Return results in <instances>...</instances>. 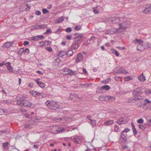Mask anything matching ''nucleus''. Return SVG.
Returning <instances> with one entry per match:
<instances>
[{
  "mask_svg": "<svg viewBox=\"0 0 151 151\" xmlns=\"http://www.w3.org/2000/svg\"><path fill=\"white\" fill-rule=\"evenodd\" d=\"M42 12L44 14H45L48 12V10L46 9L43 8L42 9Z\"/></svg>",
  "mask_w": 151,
  "mask_h": 151,
  "instance_id": "44",
  "label": "nucleus"
},
{
  "mask_svg": "<svg viewBox=\"0 0 151 151\" xmlns=\"http://www.w3.org/2000/svg\"><path fill=\"white\" fill-rule=\"evenodd\" d=\"M29 42L27 41H25L24 42V46H26V45H27L29 44Z\"/></svg>",
  "mask_w": 151,
  "mask_h": 151,
  "instance_id": "62",
  "label": "nucleus"
},
{
  "mask_svg": "<svg viewBox=\"0 0 151 151\" xmlns=\"http://www.w3.org/2000/svg\"><path fill=\"white\" fill-rule=\"evenodd\" d=\"M132 77L131 76H126L124 78V80L125 81H129L131 79Z\"/></svg>",
  "mask_w": 151,
  "mask_h": 151,
  "instance_id": "35",
  "label": "nucleus"
},
{
  "mask_svg": "<svg viewBox=\"0 0 151 151\" xmlns=\"http://www.w3.org/2000/svg\"><path fill=\"white\" fill-rule=\"evenodd\" d=\"M145 47L140 44H138L137 46V49L138 50L142 51L144 50L145 49Z\"/></svg>",
  "mask_w": 151,
  "mask_h": 151,
  "instance_id": "12",
  "label": "nucleus"
},
{
  "mask_svg": "<svg viewBox=\"0 0 151 151\" xmlns=\"http://www.w3.org/2000/svg\"><path fill=\"white\" fill-rule=\"evenodd\" d=\"M66 38L67 40H70L71 39L72 36L71 35H68L66 36Z\"/></svg>",
  "mask_w": 151,
  "mask_h": 151,
  "instance_id": "47",
  "label": "nucleus"
},
{
  "mask_svg": "<svg viewBox=\"0 0 151 151\" xmlns=\"http://www.w3.org/2000/svg\"><path fill=\"white\" fill-rule=\"evenodd\" d=\"M118 73H122L124 74H126L127 73H128V72H127V70L124 69H120L119 70Z\"/></svg>",
  "mask_w": 151,
  "mask_h": 151,
  "instance_id": "22",
  "label": "nucleus"
},
{
  "mask_svg": "<svg viewBox=\"0 0 151 151\" xmlns=\"http://www.w3.org/2000/svg\"><path fill=\"white\" fill-rule=\"evenodd\" d=\"M24 98H22L20 99H19V100L18 101L17 103V104L18 105H20L22 106H23V101H24Z\"/></svg>",
  "mask_w": 151,
  "mask_h": 151,
  "instance_id": "18",
  "label": "nucleus"
},
{
  "mask_svg": "<svg viewBox=\"0 0 151 151\" xmlns=\"http://www.w3.org/2000/svg\"><path fill=\"white\" fill-rule=\"evenodd\" d=\"M12 43L11 42H7L4 44V47L6 48H8L11 46Z\"/></svg>",
  "mask_w": 151,
  "mask_h": 151,
  "instance_id": "26",
  "label": "nucleus"
},
{
  "mask_svg": "<svg viewBox=\"0 0 151 151\" xmlns=\"http://www.w3.org/2000/svg\"><path fill=\"white\" fill-rule=\"evenodd\" d=\"M119 26L120 28L122 29H126L127 27L124 23H122L119 24Z\"/></svg>",
  "mask_w": 151,
  "mask_h": 151,
  "instance_id": "15",
  "label": "nucleus"
},
{
  "mask_svg": "<svg viewBox=\"0 0 151 151\" xmlns=\"http://www.w3.org/2000/svg\"><path fill=\"white\" fill-rule=\"evenodd\" d=\"M62 27H60L55 32V33L56 34H59L62 31Z\"/></svg>",
  "mask_w": 151,
  "mask_h": 151,
  "instance_id": "33",
  "label": "nucleus"
},
{
  "mask_svg": "<svg viewBox=\"0 0 151 151\" xmlns=\"http://www.w3.org/2000/svg\"><path fill=\"white\" fill-rule=\"evenodd\" d=\"M72 50H71V49L68 50L67 52H66V53L68 57L71 56L73 55V52Z\"/></svg>",
  "mask_w": 151,
  "mask_h": 151,
  "instance_id": "24",
  "label": "nucleus"
},
{
  "mask_svg": "<svg viewBox=\"0 0 151 151\" xmlns=\"http://www.w3.org/2000/svg\"><path fill=\"white\" fill-rule=\"evenodd\" d=\"M149 8L148 7L145 9L143 11V12L146 14H150L151 13L150 10H149Z\"/></svg>",
  "mask_w": 151,
  "mask_h": 151,
  "instance_id": "32",
  "label": "nucleus"
},
{
  "mask_svg": "<svg viewBox=\"0 0 151 151\" xmlns=\"http://www.w3.org/2000/svg\"><path fill=\"white\" fill-rule=\"evenodd\" d=\"M116 47L117 48L119 49L120 50H123L125 49V47H121L119 46H117Z\"/></svg>",
  "mask_w": 151,
  "mask_h": 151,
  "instance_id": "58",
  "label": "nucleus"
},
{
  "mask_svg": "<svg viewBox=\"0 0 151 151\" xmlns=\"http://www.w3.org/2000/svg\"><path fill=\"white\" fill-rule=\"evenodd\" d=\"M9 145V142H8L5 143H3L2 144V147L3 148L6 150H7L8 149V146Z\"/></svg>",
  "mask_w": 151,
  "mask_h": 151,
  "instance_id": "19",
  "label": "nucleus"
},
{
  "mask_svg": "<svg viewBox=\"0 0 151 151\" xmlns=\"http://www.w3.org/2000/svg\"><path fill=\"white\" fill-rule=\"evenodd\" d=\"M40 79L39 78H37L35 80V81L40 87L43 88L45 87V84L39 81Z\"/></svg>",
  "mask_w": 151,
  "mask_h": 151,
  "instance_id": "8",
  "label": "nucleus"
},
{
  "mask_svg": "<svg viewBox=\"0 0 151 151\" xmlns=\"http://www.w3.org/2000/svg\"><path fill=\"white\" fill-rule=\"evenodd\" d=\"M127 133H124L122 132L121 133L120 137L123 140V142L125 143H127V138H126Z\"/></svg>",
  "mask_w": 151,
  "mask_h": 151,
  "instance_id": "5",
  "label": "nucleus"
},
{
  "mask_svg": "<svg viewBox=\"0 0 151 151\" xmlns=\"http://www.w3.org/2000/svg\"><path fill=\"white\" fill-rule=\"evenodd\" d=\"M66 129L64 128H60L58 129V131L59 132H61L65 131Z\"/></svg>",
  "mask_w": 151,
  "mask_h": 151,
  "instance_id": "50",
  "label": "nucleus"
},
{
  "mask_svg": "<svg viewBox=\"0 0 151 151\" xmlns=\"http://www.w3.org/2000/svg\"><path fill=\"white\" fill-rule=\"evenodd\" d=\"M139 129L142 130H144L145 129V127L142 125H139Z\"/></svg>",
  "mask_w": 151,
  "mask_h": 151,
  "instance_id": "48",
  "label": "nucleus"
},
{
  "mask_svg": "<svg viewBox=\"0 0 151 151\" xmlns=\"http://www.w3.org/2000/svg\"><path fill=\"white\" fill-rule=\"evenodd\" d=\"M36 27L37 29H44L47 28V25L44 24H37L36 25Z\"/></svg>",
  "mask_w": 151,
  "mask_h": 151,
  "instance_id": "11",
  "label": "nucleus"
},
{
  "mask_svg": "<svg viewBox=\"0 0 151 151\" xmlns=\"http://www.w3.org/2000/svg\"><path fill=\"white\" fill-rule=\"evenodd\" d=\"M90 123L93 127H94L96 125V123L94 120L92 119L90 121Z\"/></svg>",
  "mask_w": 151,
  "mask_h": 151,
  "instance_id": "30",
  "label": "nucleus"
},
{
  "mask_svg": "<svg viewBox=\"0 0 151 151\" xmlns=\"http://www.w3.org/2000/svg\"><path fill=\"white\" fill-rule=\"evenodd\" d=\"M111 52L113 54H114L116 56H118L119 55V53L116 50L112 49L111 50Z\"/></svg>",
  "mask_w": 151,
  "mask_h": 151,
  "instance_id": "27",
  "label": "nucleus"
},
{
  "mask_svg": "<svg viewBox=\"0 0 151 151\" xmlns=\"http://www.w3.org/2000/svg\"><path fill=\"white\" fill-rule=\"evenodd\" d=\"M65 17L63 16L60 17L57 20L56 22V23L58 24L62 22L63 21Z\"/></svg>",
  "mask_w": 151,
  "mask_h": 151,
  "instance_id": "25",
  "label": "nucleus"
},
{
  "mask_svg": "<svg viewBox=\"0 0 151 151\" xmlns=\"http://www.w3.org/2000/svg\"><path fill=\"white\" fill-rule=\"evenodd\" d=\"M130 131V129L128 128H126L124 130H123L122 132L125 133H127V132H129Z\"/></svg>",
  "mask_w": 151,
  "mask_h": 151,
  "instance_id": "49",
  "label": "nucleus"
},
{
  "mask_svg": "<svg viewBox=\"0 0 151 151\" xmlns=\"http://www.w3.org/2000/svg\"><path fill=\"white\" fill-rule=\"evenodd\" d=\"M81 27L80 25H76L74 28L75 30L77 31H79L81 29Z\"/></svg>",
  "mask_w": 151,
  "mask_h": 151,
  "instance_id": "34",
  "label": "nucleus"
},
{
  "mask_svg": "<svg viewBox=\"0 0 151 151\" xmlns=\"http://www.w3.org/2000/svg\"><path fill=\"white\" fill-rule=\"evenodd\" d=\"M83 36L82 34L78 35V36L73 38L74 42L72 43L70 49L71 50H76L80 47L79 44L82 41Z\"/></svg>",
  "mask_w": 151,
  "mask_h": 151,
  "instance_id": "1",
  "label": "nucleus"
},
{
  "mask_svg": "<svg viewBox=\"0 0 151 151\" xmlns=\"http://www.w3.org/2000/svg\"><path fill=\"white\" fill-rule=\"evenodd\" d=\"M145 92L146 94H151V90L149 89H146Z\"/></svg>",
  "mask_w": 151,
  "mask_h": 151,
  "instance_id": "38",
  "label": "nucleus"
},
{
  "mask_svg": "<svg viewBox=\"0 0 151 151\" xmlns=\"http://www.w3.org/2000/svg\"><path fill=\"white\" fill-rule=\"evenodd\" d=\"M29 53V50L28 48H26L25 50L24 49L23 54H25L27 53L28 54Z\"/></svg>",
  "mask_w": 151,
  "mask_h": 151,
  "instance_id": "39",
  "label": "nucleus"
},
{
  "mask_svg": "<svg viewBox=\"0 0 151 151\" xmlns=\"http://www.w3.org/2000/svg\"><path fill=\"white\" fill-rule=\"evenodd\" d=\"M46 50L49 51V52H51L52 51V48L50 47H47L46 48Z\"/></svg>",
  "mask_w": 151,
  "mask_h": 151,
  "instance_id": "57",
  "label": "nucleus"
},
{
  "mask_svg": "<svg viewBox=\"0 0 151 151\" xmlns=\"http://www.w3.org/2000/svg\"><path fill=\"white\" fill-rule=\"evenodd\" d=\"M68 119L67 117H64L60 118L55 119H56L57 120H59V122L61 120L67 121Z\"/></svg>",
  "mask_w": 151,
  "mask_h": 151,
  "instance_id": "28",
  "label": "nucleus"
},
{
  "mask_svg": "<svg viewBox=\"0 0 151 151\" xmlns=\"http://www.w3.org/2000/svg\"><path fill=\"white\" fill-rule=\"evenodd\" d=\"M1 103H2L3 104H12V101L9 99H7L6 100L3 99L1 101Z\"/></svg>",
  "mask_w": 151,
  "mask_h": 151,
  "instance_id": "13",
  "label": "nucleus"
},
{
  "mask_svg": "<svg viewBox=\"0 0 151 151\" xmlns=\"http://www.w3.org/2000/svg\"><path fill=\"white\" fill-rule=\"evenodd\" d=\"M114 129L115 132H117L119 130V128L118 126L115 125L114 126Z\"/></svg>",
  "mask_w": 151,
  "mask_h": 151,
  "instance_id": "45",
  "label": "nucleus"
},
{
  "mask_svg": "<svg viewBox=\"0 0 151 151\" xmlns=\"http://www.w3.org/2000/svg\"><path fill=\"white\" fill-rule=\"evenodd\" d=\"M36 73L40 75H43V73L40 70L37 71H36Z\"/></svg>",
  "mask_w": 151,
  "mask_h": 151,
  "instance_id": "61",
  "label": "nucleus"
},
{
  "mask_svg": "<svg viewBox=\"0 0 151 151\" xmlns=\"http://www.w3.org/2000/svg\"><path fill=\"white\" fill-rule=\"evenodd\" d=\"M63 70L64 72H66V73H65L66 74H71L73 72V71L72 70L66 68H64Z\"/></svg>",
  "mask_w": 151,
  "mask_h": 151,
  "instance_id": "17",
  "label": "nucleus"
},
{
  "mask_svg": "<svg viewBox=\"0 0 151 151\" xmlns=\"http://www.w3.org/2000/svg\"><path fill=\"white\" fill-rule=\"evenodd\" d=\"M132 42L135 44L137 43L138 44H141L143 42V41L140 39H135L133 40Z\"/></svg>",
  "mask_w": 151,
  "mask_h": 151,
  "instance_id": "20",
  "label": "nucleus"
},
{
  "mask_svg": "<svg viewBox=\"0 0 151 151\" xmlns=\"http://www.w3.org/2000/svg\"><path fill=\"white\" fill-rule=\"evenodd\" d=\"M144 102V103H143V104L144 105H146L147 103L150 102V101L147 99H145Z\"/></svg>",
  "mask_w": 151,
  "mask_h": 151,
  "instance_id": "43",
  "label": "nucleus"
},
{
  "mask_svg": "<svg viewBox=\"0 0 151 151\" xmlns=\"http://www.w3.org/2000/svg\"><path fill=\"white\" fill-rule=\"evenodd\" d=\"M35 113L34 112H31L29 115L30 116V118L31 119H33L34 118L35 116H33L35 114Z\"/></svg>",
  "mask_w": 151,
  "mask_h": 151,
  "instance_id": "46",
  "label": "nucleus"
},
{
  "mask_svg": "<svg viewBox=\"0 0 151 151\" xmlns=\"http://www.w3.org/2000/svg\"><path fill=\"white\" fill-rule=\"evenodd\" d=\"M119 120L120 121V122H121V123H122V124H125V123L124 122V119L123 117H121L120 118H119Z\"/></svg>",
  "mask_w": 151,
  "mask_h": 151,
  "instance_id": "52",
  "label": "nucleus"
},
{
  "mask_svg": "<svg viewBox=\"0 0 151 151\" xmlns=\"http://www.w3.org/2000/svg\"><path fill=\"white\" fill-rule=\"evenodd\" d=\"M114 123V121L112 120H109L107 121L106 122H105L104 125L105 126H109L113 124Z\"/></svg>",
  "mask_w": 151,
  "mask_h": 151,
  "instance_id": "14",
  "label": "nucleus"
},
{
  "mask_svg": "<svg viewBox=\"0 0 151 151\" xmlns=\"http://www.w3.org/2000/svg\"><path fill=\"white\" fill-rule=\"evenodd\" d=\"M44 37L43 35H38L33 37H32V40L35 41H38L43 39Z\"/></svg>",
  "mask_w": 151,
  "mask_h": 151,
  "instance_id": "7",
  "label": "nucleus"
},
{
  "mask_svg": "<svg viewBox=\"0 0 151 151\" xmlns=\"http://www.w3.org/2000/svg\"><path fill=\"white\" fill-rule=\"evenodd\" d=\"M5 65L7 68L8 70H9L10 72H13V68L11 65L10 63L9 62L6 63L5 64Z\"/></svg>",
  "mask_w": 151,
  "mask_h": 151,
  "instance_id": "6",
  "label": "nucleus"
},
{
  "mask_svg": "<svg viewBox=\"0 0 151 151\" xmlns=\"http://www.w3.org/2000/svg\"><path fill=\"white\" fill-rule=\"evenodd\" d=\"M109 79H107L106 80H104L102 81V82L104 83L105 84H106L108 83V81Z\"/></svg>",
  "mask_w": 151,
  "mask_h": 151,
  "instance_id": "63",
  "label": "nucleus"
},
{
  "mask_svg": "<svg viewBox=\"0 0 151 151\" xmlns=\"http://www.w3.org/2000/svg\"><path fill=\"white\" fill-rule=\"evenodd\" d=\"M26 5L27 7V9L26 8V9H27V11L29 10V9L30 8V6L28 4H26Z\"/></svg>",
  "mask_w": 151,
  "mask_h": 151,
  "instance_id": "60",
  "label": "nucleus"
},
{
  "mask_svg": "<svg viewBox=\"0 0 151 151\" xmlns=\"http://www.w3.org/2000/svg\"><path fill=\"white\" fill-rule=\"evenodd\" d=\"M52 33V32L51 30L50 29H48L45 32H44L43 34H47L48 33Z\"/></svg>",
  "mask_w": 151,
  "mask_h": 151,
  "instance_id": "37",
  "label": "nucleus"
},
{
  "mask_svg": "<svg viewBox=\"0 0 151 151\" xmlns=\"http://www.w3.org/2000/svg\"><path fill=\"white\" fill-rule=\"evenodd\" d=\"M35 14L37 15H39L41 14V12L40 11L38 10H36L35 11Z\"/></svg>",
  "mask_w": 151,
  "mask_h": 151,
  "instance_id": "54",
  "label": "nucleus"
},
{
  "mask_svg": "<svg viewBox=\"0 0 151 151\" xmlns=\"http://www.w3.org/2000/svg\"><path fill=\"white\" fill-rule=\"evenodd\" d=\"M24 49L23 48H21L19 51L18 52V54L19 55H21L22 53H23Z\"/></svg>",
  "mask_w": 151,
  "mask_h": 151,
  "instance_id": "40",
  "label": "nucleus"
},
{
  "mask_svg": "<svg viewBox=\"0 0 151 151\" xmlns=\"http://www.w3.org/2000/svg\"><path fill=\"white\" fill-rule=\"evenodd\" d=\"M143 122H144V120L142 118L139 119L137 121V123L139 124L143 123Z\"/></svg>",
  "mask_w": 151,
  "mask_h": 151,
  "instance_id": "42",
  "label": "nucleus"
},
{
  "mask_svg": "<svg viewBox=\"0 0 151 151\" xmlns=\"http://www.w3.org/2000/svg\"><path fill=\"white\" fill-rule=\"evenodd\" d=\"M143 93V91L140 88H138L136 89L133 92L134 99L135 100H140L141 99L139 98V96Z\"/></svg>",
  "mask_w": 151,
  "mask_h": 151,
  "instance_id": "3",
  "label": "nucleus"
},
{
  "mask_svg": "<svg viewBox=\"0 0 151 151\" xmlns=\"http://www.w3.org/2000/svg\"><path fill=\"white\" fill-rule=\"evenodd\" d=\"M65 31L68 33H70L72 31V29L70 27H68L65 29Z\"/></svg>",
  "mask_w": 151,
  "mask_h": 151,
  "instance_id": "41",
  "label": "nucleus"
},
{
  "mask_svg": "<svg viewBox=\"0 0 151 151\" xmlns=\"http://www.w3.org/2000/svg\"><path fill=\"white\" fill-rule=\"evenodd\" d=\"M106 99H108L109 101H114L115 100V98L110 96H108L106 97Z\"/></svg>",
  "mask_w": 151,
  "mask_h": 151,
  "instance_id": "29",
  "label": "nucleus"
},
{
  "mask_svg": "<svg viewBox=\"0 0 151 151\" xmlns=\"http://www.w3.org/2000/svg\"><path fill=\"white\" fill-rule=\"evenodd\" d=\"M147 48L151 47V43L149 44L148 43L147 44Z\"/></svg>",
  "mask_w": 151,
  "mask_h": 151,
  "instance_id": "64",
  "label": "nucleus"
},
{
  "mask_svg": "<svg viewBox=\"0 0 151 151\" xmlns=\"http://www.w3.org/2000/svg\"><path fill=\"white\" fill-rule=\"evenodd\" d=\"M105 99L106 98V97L105 96H100L99 97V100L100 101H105Z\"/></svg>",
  "mask_w": 151,
  "mask_h": 151,
  "instance_id": "36",
  "label": "nucleus"
},
{
  "mask_svg": "<svg viewBox=\"0 0 151 151\" xmlns=\"http://www.w3.org/2000/svg\"><path fill=\"white\" fill-rule=\"evenodd\" d=\"M110 88L109 86L108 85H105L101 87L100 88V90L101 91H102L104 89L106 90H108L110 89Z\"/></svg>",
  "mask_w": 151,
  "mask_h": 151,
  "instance_id": "16",
  "label": "nucleus"
},
{
  "mask_svg": "<svg viewBox=\"0 0 151 151\" xmlns=\"http://www.w3.org/2000/svg\"><path fill=\"white\" fill-rule=\"evenodd\" d=\"M40 44L41 46H42L43 45H46V43H45V42L42 41L40 42Z\"/></svg>",
  "mask_w": 151,
  "mask_h": 151,
  "instance_id": "55",
  "label": "nucleus"
},
{
  "mask_svg": "<svg viewBox=\"0 0 151 151\" xmlns=\"http://www.w3.org/2000/svg\"><path fill=\"white\" fill-rule=\"evenodd\" d=\"M138 79L141 81L143 82L145 81V77L144 76L143 73L140 76L138 77Z\"/></svg>",
  "mask_w": 151,
  "mask_h": 151,
  "instance_id": "21",
  "label": "nucleus"
},
{
  "mask_svg": "<svg viewBox=\"0 0 151 151\" xmlns=\"http://www.w3.org/2000/svg\"><path fill=\"white\" fill-rule=\"evenodd\" d=\"M115 79L117 81H119L120 80V78L118 76L115 77Z\"/></svg>",
  "mask_w": 151,
  "mask_h": 151,
  "instance_id": "59",
  "label": "nucleus"
},
{
  "mask_svg": "<svg viewBox=\"0 0 151 151\" xmlns=\"http://www.w3.org/2000/svg\"><path fill=\"white\" fill-rule=\"evenodd\" d=\"M71 139L74 143L80 144L81 142V139L79 136L76 135L73 138L72 137Z\"/></svg>",
  "mask_w": 151,
  "mask_h": 151,
  "instance_id": "4",
  "label": "nucleus"
},
{
  "mask_svg": "<svg viewBox=\"0 0 151 151\" xmlns=\"http://www.w3.org/2000/svg\"><path fill=\"white\" fill-rule=\"evenodd\" d=\"M45 43H46L45 45H50L51 44V42L49 41H46Z\"/></svg>",
  "mask_w": 151,
  "mask_h": 151,
  "instance_id": "56",
  "label": "nucleus"
},
{
  "mask_svg": "<svg viewBox=\"0 0 151 151\" xmlns=\"http://www.w3.org/2000/svg\"><path fill=\"white\" fill-rule=\"evenodd\" d=\"M66 54V52L65 51H61L60 52L58 56H59V57H61L65 55Z\"/></svg>",
  "mask_w": 151,
  "mask_h": 151,
  "instance_id": "31",
  "label": "nucleus"
},
{
  "mask_svg": "<svg viewBox=\"0 0 151 151\" xmlns=\"http://www.w3.org/2000/svg\"><path fill=\"white\" fill-rule=\"evenodd\" d=\"M32 92L33 93H32L33 95L34 96H35V95H37L40 97V96L42 97L43 96L42 94L41 93L37 91H34V92L32 91Z\"/></svg>",
  "mask_w": 151,
  "mask_h": 151,
  "instance_id": "23",
  "label": "nucleus"
},
{
  "mask_svg": "<svg viewBox=\"0 0 151 151\" xmlns=\"http://www.w3.org/2000/svg\"><path fill=\"white\" fill-rule=\"evenodd\" d=\"M83 57L82 54L81 53H79L77 56V58L76 60V62L77 63L80 62L81 60L83 58Z\"/></svg>",
  "mask_w": 151,
  "mask_h": 151,
  "instance_id": "9",
  "label": "nucleus"
},
{
  "mask_svg": "<svg viewBox=\"0 0 151 151\" xmlns=\"http://www.w3.org/2000/svg\"><path fill=\"white\" fill-rule=\"evenodd\" d=\"M45 104L47 107L51 109L56 110L59 107V104L56 102L54 101H47Z\"/></svg>",
  "mask_w": 151,
  "mask_h": 151,
  "instance_id": "2",
  "label": "nucleus"
},
{
  "mask_svg": "<svg viewBox=\"0 0 151 151\" xmlns=\"http://www.w3.org/2000/svg\"><path fill=\"white\" fill-rule=\"evenodd\" d=\"M133 132L135 136L137 135V130H136V128H135L134 129H132Z\"/></svg>",
  "mask_w": 151,
  "mask_h": 151,
  "instance_id": "51",
  "label": "nucleus"
},
{
  "mask_svg": "<svg viewBox=\"0 0 151 151\" xmlns=\"http://www.w3.org/2000/svg\"><path fill=\"white\" fill-rule=\"evenodd\" d=\"M32 104V103L28 101H26L25 102L23 101V106L24 107H31Z\"/></svg>",
  "mask_w": 151,
  "mask_h": 151,
  "instance_id": "10",
  "label": "nucleus"
},
{
  "mask_svg": "<svg viewBox=\"0 0 151 151\" xmlns=\"http://www.w3.org/2000/svg\"><path fill=\"white\" fill-rule=\"evenodd\" d=\"M122 149L123 150H127L128 146L127 145H125L124 146H122Z\"/></svg>",
  "mask_w": 151,
  "mask_h": 151,
  "instance_id": "53",
  "label": "nucleus"
}]
</instances>
